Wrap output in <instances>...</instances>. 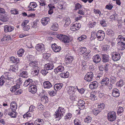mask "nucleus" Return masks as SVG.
I'll return each mask as SVG.
<instances>
[{"instance_id":"f257e3e1","label":"nucleus","mask_w":125,"mask_h":125,"mask_svg":"<svg viewBox=\"0 0 125 125\" xmlns=\"http://www.w3.org/2000/svg\"><path fill=\"white\" fill-rule=\"evenodd\" d=\"M53 64L52 63H48L44 65L43 69H42L41 73L44 75H45L49 72L50 70H51L53 69Z\"/></svg>"},{"instance_id":"f03ea898","label":"nucleus","mask_w":125,"mask_h":125,"mask_svg":"<svg viewBox=\"0 0 125 125\" xmlns=\"http://www.w3.org/2000/svg\"><path fill=\"white\" fill-rule=\"evenodd\" d=\"M65 112V111L63 108L59 107L58 110H57L55 112V118H58V120H59L62 117Z\"/></svg>"},{"instance_id":"7ed1b4c3","label":"nucleus","mask_w":125,"mask_h":125,"mask_svg":"<svg viewBox=\"0 0 125 125\" xmlns=\"http://www.w3.org/2000/svg\"><path fill=\"white\" fill-rule=\"evenodd\" d=\"M57 37L58 38L64 43H69L71 41L68 37L65 35L58 34Z\"/></svg>"},{"instance_id":"20e7f679","label":"nucleus","mask_w":125,"mask_h":125,"mask_svg":"<svg viewBox=\"0 0 125 125\" xmlns=\"http://www.w3.org/2000/svg\"><path fill=\"white\" fill-rule=\"evenodd\" d=\"M111 55L112 59L114 61H118L121 58L120 53L116 52H112Z\"/></svg>"},{"instance_id":"39448f33","label":"nucleus","mask_w":125,"mask_h":125,"mask_svg":"<svg viewBox=\"0 0 125 125\" xmlns=\"http://www.w3.org/2000/svg\"><path fill=\"white\" fill-rule=\"evenodd\" d=\"M108 120L111 122H113L116 119V113L115 112H109L107 114V117Z\"/></svg>"},{"instance_id":"423d86ee","label":"nucleus","mask_w":125,"mask_h":125,"mask_svg":"<svg viewBox=\"0 0 125 125\" xmlns=\"http://www.w3.org/2000/svg\"><path fill=\"white\" fill-rule=\"evenodd\" d=\"M93 74L92 72L87 73L84 77L85 80L88 82H90L93 79Z\"/></svg>"},{"instance_id":"0eeeda50","label":"nucleus","mask_w":125,"mask_h":125,"mask_svg":"<svg viewBox=\"0 0 125 125\" xmlns=\"http://www.w3.org/2000/svg\"><path fill=\"white\" fill-rule=\"evenodd\" d=\"M101 57L102 59V61L104 62H107L109 61V56L106 54L102 53L101 55Z\"/></svg>"},{"instance_id":"6e6552de","label":"nucleus","mask_w":125,"mask_h":125,"mask_svg":"<svg viewBox=\"0 0 125 125\" xmlns=\"http://www.w3.org/2000/svg\"><path fill=\"white\" fill-rule=\"evenodd\" d=\"M35 48L38 51L42 52L45 50L44 46L42 43L38 44L35 46Z\"/></svg>"},{"instance_id":"1a4fd4ad","label":"nucleus","mask_w":125,"mask_h":125,"mask_svg":"<svg viewBox=\"0 0 125 125\" xmlns=\"http://www.w3.org/2000/svg\"><path fill=\"white\" fill-rule=\"evenodd\" d=\"M98 83L96 81H94L90 83L89 87L91 90L96 89L98 86Z\"/></svg>"},{"instance_id":"9d476101","label":"nucleus","mask_w":125,"mask_h":125,"mask_svg":"<svg viewBox=\"0 0 125 125\" xmlns=\"http://www.w3.org/2000/svg\"><path fill=\"white\" fill-rule=\"evenodd\" d=\"M68 92L69 94H74L76 91V87L75 86H69L68 87Z\"/></svg>"},{"instance_id":"9b49d317","label":"nucleus","mask_w":125,"mask_h":125,"mask_svg":"<svg viewBox=\"0 0 125 125\" xmlns=\"http://www.w3.org/2000/svg\"><path fill=\"white\" fill-rule=\"evenodd\" d=\"M52 50L55 52H59L61 49V47L58 46L55 43L53 44H52Z\"/></svg>"},{"instance_id":"f8f14e48","label":"nucleus","mask_w":125,"mask_h":125,"mask_svg":"<svg viewBox=\"0 0 125 125\" xmlns=\"http://www.w3.org/2000/svg\"><path fill=\"white\" fill-rule=\"evenodd\" d=\"M29 91L33 94H34L37 92V86L34 84H32L29 87Z\"/></svg>"},{"instance_id":"ddd939ff","label":"nucleus","mask_w":125,"mask_h":125,"mask_svg":"<svg viewBox=\"0 0 125 125\" xmlns=\"http://www.w3.org/2000/svg\"><path fill=\"white\" fill-rule=\"evenodd\" d=\"M14 27L9 25H5L4 27V31L6 32H10L12 31L14 29Z\"/></svg>"},{"instance_id":"4468645a","label":"nucleus","mask_w":125,"mask_h":125,"mask_svg":"<svg viewBox=\"0 0 125 125\" xmlns=\"http://www.w3.org/2000/svg\"><path fill=\"white\" fill-rule=\"evenodd\" d=\"M64 70V68L62 65L59 66L54 69V72L56 74L59 72H62Z\"/></svg>"},{"instance_id":"2eb2a0df","label":"nucleus","mask_w":125,"mask_h":125,"mask_svg":"<svg viewBox=\"0 0 125 125\" xmlns=\"http://www.w3.org/2000/svg\"><path fill=\"white\" fill-rule=\"evenodd\" d=\"M43 86L45 88L49 89L52 87V85L49 81H45L43 83Z\"/></svg>"},{"instance_id":"dca6fc26","label":"nucleus","mask_w":125,"mask_h":125,"mask_svg":"<svg viewBox=\"0 0 125 125\" xmlns=\"http://www.w3.org/2000/svg\"><path fill=\"white\" fill-rule=\"evenodd\" d=\"M112 95L115 97H118L120 95L118 90L116 88L114 89L112 93Z\"/></svg>"},{"instance_id":"f3484780","label":"nucleus","mask_w":125,"mask_h":125,"mask_svg":"<svg viewBox=\"0 0 125 125\" xmlns=\"http://www.w3.org/2000/svg\"><path fill=\"white\" fill-rule=\"evenodd\" d=\"M32 80L31 79H29L25 81L23 85L25 87H27L28 85L30 86L32 84Z\"/></svg>"},{"instance_id":"a211bd4d","label":"nucleus","mask_w":125,"mask_h":125,"mask_svg":"<svg viewBox=\"0 0 125 125\" xmlns=\"http://www.w3.org/2000/svg\"><path fill=\"white\" fill-rule=\"evenodd\" d=\"M85 102L84 101L82 100H80L78 101V106L79 108L83 109L84 107Z\"/></svg>"},{"instance_id":"6ab92c4d","label":"nucleus","mask_w":125,"mask_h":125,"mask_svg":"<svg viewBox=\"0 0 125 125\" xmlns=\"http://www.w3.org/2000/svg\"><path fill=\"white\" fill-rule=\"evenodd\" d=\"M50 20L49 17H45L42 18L41 21V23L43 25H45L47 24Z\"/></svg>"},{"instance_id":"aec40b11","label":"nucleus","mask_w":125,"mask_h":125,"mask_svg":"<svg viewBox=\"0 0 125 125\" xmlns=\"http://www.w3.org/2000/svg\"><path fill=\"white\" fill-rule=\"evenodd\" d=\"M109 79L106 77H105L102 79L100 82V83L102 84H104L105 85H107L109 83Z\"/></svg>"},{"instance_id":"412c9836","label":"nucleus","mask_w":125,"mask_h":125,"mask_svg":"<svg viewBox=\"0 0 125 125\" xmlns=\"http://www.w3.org/2000/svg\"><path fill=\"white\" fill-rule=\"evenodd\" d=\"M101 58L98 55H96L94 56L93 59V61L96 63H97L100 61Z\"/></svg>"},{"instance_id":"4be33fe9","label":"nucleus","mask_w":125,"mask_h":125,"mask_svg":"<svg viewBox=\"0 0 125 125\" xmlns=\"http://www.w3.org/2000/svg\"><path fill=\"white\" fill-rule=\"evenodd\" d=\"M12 78L10 77V76L6 75L4 77L2 78V80H4V83L6 82V83H9Z\"/></svg>"},{"instance_id":"5701e85b","label":"nucleus","mask_w":125,"mask_h":125,"mask_svg":"<svg viewBox=\"0 0 125 125\" xmlns=\"http://www.w3.org/2000/svg\"><path fill=\"white\" fill-rule=\"evenodd\" d=\"M20 87V86L19 84H17L14 86H12L10 89V90L12 93L15 92L17 89Z\"/></svg>"},{"instance_id":"b1692460","label":"nucleus","mask_w":125,"mask_h":125,"mask_svg":"<svg viewBox=\"0 0 125 125\" xmlns=\"http://www.w3.org/2000/svg\"><path fill=\"white\" fill-rule=\"evenodd\" d=\"M35 125H43V120L41 119H37L35 121Z\"/></svg>"},{"instance_id":"393cba45","label":"nucleus","mask_w":125,"mask_h":125,"mask_svg":"<svg viewBox=\"0 0 125 125\" xmlns=\"http://www.w3.org/2000/svg\"><path fill=\"white\" fill-rule=\"evenodd\" d=\"M18 66L17 65H11L9 70L10 71H11L12 72H15L18 70Z\"/></svg>"},{"instance_id":"a878e982","label":"nucleus","mask_w":125,"mask_h":125,"mask_svg":"<svg viewBox=\"0 0 125 125\" xmlns=\"http://www.w3.org/2000/svg\"><path fill=\"white\" fill-rule=\"evenodd\" d=\"M38 65V62L37 61H32L29 63V66L33 68L34 67L37 66Z\"/></svg>"},{"instance_id":"bb28decb","label":"nucleus","mask_w":125,"mask_h":125,"mask_svg":"<svg viewBox=\"0 0 125 125\" xmlns=\"http://www.w3.org/2000/svg\"><path fill=\"white\" fill-rule=\"evenodd\" d=\"M73 59V57L71 56L66 57L65 59V61L67 64L71 63Z\"/></svg>"},{"instance_id":"cd10ccee","label":"nucleus","mask_w":125,"mask_h":125,"mask_svg":"<svg viewBox=\"0 0 125 125\" xmlns=\"http://www.w3.org/2000/svg\"><path fill=\"white\" fill-rule=\"evenodd\" d=\"M63 84L62 83H57L54 86V88L56 90H60L62 87Z\"/></svg>"},{"instance_id":"c85d7f7f","label":"nucleus","mask_w":125,"mask_h":125,"mask_svg":"<svg viewBox=\"0 0 125 125\" xmlns=\"http://www.w3.org/2000/svg\"><path fill=\"white\" fill-rule=\"evenodd\" d=\"M36 3L34 2H31L29 5V7L31 8L29 10H34V9H34L37 6Z\"/></svg>"},{"instance_id":"c756f323","label":"nucleus","mask_w":125,"mask_h":125,"mask_svg":"<svg viewBox=\"0 0 125 125\" xmlns=\"http://www.w3.org/2000/svg\"><path fill=\"white\" fill-rule=\"evenodd\" d=\"M58 25L56 23H53L51 27V29L54 31H56L58 30Z\"/></svg>"},{"instance_id":"7c9ffc66","label":"nucleus","mask_w":125,"mask_h":125,"mask_svg":"<svg viewBox=\"0 0 125 125\" xmlns=\"http://www.w3.org/2000/svg\"><path fill=\"white\" fill-rule=\"evenodd\" d=\"M117 44L118 46H120L119 48V49L120 50H123L125 49V48H123V46L124 44V43H123V42L121 40H120L119 42H117Z\"/></svg>"},{"instance_id":"2f4dec72","label":"nucleus","mask_w":125,"mask_h":125,"mask_svg":"<svg viewBox=\"0 0 125 125\" xmlns=\"http://www.w3.org/2000/svg\"><path fill=\"white\" fill-rule=\"evenodd\" d=\"M33 69L34 70H33L32 72L33 71L34 72V73L35 74V75H37L39 72V68L37 66H36L34 67Z\"/></svg>"},{"instance_id":"473e14b6","label":"nucleus","mask_w":125,"mask_h":125,"mask_svg":"<svg viewBox=\"0 0 125 125\" xmlns=\"http://www.w3.org/2000/svg\"><path fill=\"white\" fill-rule=\"evenodd\" d=\"M87 50V49L85 47H82L79 50V53L81 54H83Z\"/></svg>"},{"instance_id":"72a5a7b5","label":"nucleus","mask_w":125,"mask_h":125,"mask_svg":"<svg viewBox=\"0 0 125 125\" xmlns=\"http://www.w3.org/2000/svg\"><path fill=\"white\" fill-rule=\"evenodd\" d=\"M69 73L67 72H64V73H60V76L61 77L66 78L69 76Z\"/></svg>"},{"instance_id":"f704fd0d","label":"nucleus","mask_w":125,"mask_h":125,"mask_svg":"<svg viewBox=\"0 0 125 125\" xmlns=\"http://www.w3.org/2000/svg\"><path fill=\"white\" fill-rule=\"evenodd\" d=\"M8 115L11 117L15 118L16 116V112L15 111H12V112L9 113Z\"/></svg>"},{"instance_id":"c9c22d12","label":"nucleus","mask_w":125,"mask_h":125,"mask_svg":"<svg viewBox=\"0 0 125 125\" xmlns=\"http://www.w3.org/2000/svg\"><path fill=\"white\" fill-rule=\"evenodd\" d=\"M65 20V22L64 26L65 27H66L69 25L71 21L70 19L68 18H66Z\"/></svg>"},{"instance_id":"e433bc0d","label":"nucleus","mask_w":125,"mask_h":125,"mask_svg":"<svg viewBox=\"0 0 125 125\" xmlns=\"http://www.w3.org/2000/svg\"><path fill=\"white\" fill-rule=\"evenodd\" d=\"M31 114L30 113V112L29 111L25 114L23 115V117L24 118L26 117L27 118H28V117H31Z\"/></svg>"},{"instance_id":"4c0bfd02","label":"nucleus","mask_w":125,"mask_h":125,"mask_svg":"<svg viewBox=\"0 0 125 125\" xmlns=\"http://www.w3.org/2000/svg\"><path fill=\"white\" fill-rule=\"evenodd\" d=\"M90 55L89 53H86L83 55V58L85 60H88L89 59Z\"/></svg>"},{"instance_id":"58836bf2","label":"nucleus","mask_w":125,"mask_h":125,"mask_svg":"<svg viewBox=\"0 0 125 125\" xmlns=\"http://www.w3.org/2000/svg\"><path fill=\"white\" fill-rule=\"evenodd\" d=\"M10 12L12 14L17 15L19 14L18 10L15 9H12Z\"/></svg>"},{"instance_id":"ea45409f","label":"nucleus","mask_w":125,"mask_h":125,"mask_svg":"<svg viewBox=\"0 0 125 125\" xmlns=\"http://www.w3.org/2000/svg\"><path fill=\"white\" fill-rule=\"evenodd\" d=\"M124 111L123 108L122 107H119L117 111L118 115L120 116L122 115V113Z\"/></svg>"},{"instance_id":"a19ab883","label":"nucleus","mask_w":125,"mask_h":125,"mask_svg":"<svg viewBox=\"0 0 125 125\" xmlns=\"http://www.w3.org/2000/svg\"><path fill=\"white\" fill-rule=\"evenodd\" d=\"M41 100L44 103H47L48 101V98L47 96L44 95L41 98Z\"/></svg>"},{"instance_id":"79ce46f5","label":"nucleus","mask_w":125,"mask_h":125,"mask_svg":"<svg viewBox=\"0 0 125 125\" xmlns=\"http://www.w3.org/2000/svg\"><path fill=\"white\" fill-rule=\"evenodd\" d=\"M91 120V117L89 116H88L84 119V121L85 123H88L90 122Z\"/></svg>"},{"instance_id":"37998d69","label":"nucleus","mask_w":125,"mask_h":125,"mask_svg":"<svg viewBox=\"0 0 125 125\" xmlns=\"http://www.w3.org/2000/svg\"><path fill=\"white\" fill-rule=\"evenodd\" d=\"M69 95H70V99L72 101H74L77 99L76 96L74 94H71Z\"/></svg>"},{"instance_id":"c03bdc74","label":"nucleus","mask_w":125,"mask_h":125,"mask_svg":"<svg viewBox=\"0 0 125 125\" xmlns=\"http://www.w3.org/2000/svg\"><path fill=\"white\" fill-rule=\"evenodd\" d=\"M24 50L22 49H20L17 52V53L18 55L19 56H21L24 52Z\"/></svg>"},{"instance_id":"a18cd8bd","label":"nucleus","mask_w":125,"mask_h":125,"mask_svg":"<svg viewBox=\"0 0 125 125\" xmlns=\"http://www.w3.org/2000/svg\"><path fill=\"white\" fill-rule=\"evenodd\" d=\"M114 33V32L111 29H108L106 32V34L109 35H113Z\"/></svg>"},{"instance_id":"49530a36","label":"nucleus","mask_w":125,"mask_h":125,"mask_svg":"<svg viewBox=\"0 0 125 125\" xmlns=\"http://www.w3.org/2000/svg\"><path fill=\"white\" fill-rule=\"evenodd\" d=\"M101 111L97 109H94L92 111V112L94 114L96 115H97Z\"/></svg>"},{"instance_id":"de8ad7c7","label":"nucleus","mask_w":125,"mask_h":125,"mask_svg":"<svg viewBox=\"0 0 125 125\" xmlns=\"http://www.w3.org/2000/svg\"><path fill=\"white\" fill-rule=\"evenodd\" d=\"M95 95V93L92 92L90 94V97L93 99V100H94L96 99V96Z\"/></svg>"},{"instance_id":"09e8293b","label":"nucleus","mask_w":125,"mask_h":125,"mask_svg":"<svg viewBox=\"0 0 125 125\" xmlns=\"http://www.w3.org/2000/svg\"><path fill=\"white\" fill-rule=\"evenodd\" d=\"M74 125H81L80 121L78 119H75L74 121Z\"/></svg>"},{"instance_id":"8fccbe9b","label":"nucleus","mask_w":125,"mask_h":125,"mask_svg":"<svg viewBox=\"0 0 125 125\" xmlns=\"http://www.w3.org/2000/svg\"><path fill=\"white\" fill-rule=\"evenodd\" d=\"M76 30H78L81 27V25L79 23H76L73 24Z\"/></svg>"},{"instance_id":"3c124183","label":"nucleus","mask_w":125,"mask_h":125,"mask_svg":"<svg viewBox=\"0 0 125 125\" xmlns=\"http://www.w3.org/2000/svg\"><path fill=\"white\" fill-rule=\"evenodd\" d=\"M110 80L111 83L112 84L115 83L116 81V77L113 76H112L111 77Z\"/></svg>"},{"instance_id":"603ef678","label":"nucleus","mask_w":125,"mask_h":125,"mask_svg":"<svg viewBox=\"0 0 125 125\" xmlns=\"http://www.w3.org/2000/svg\"><path fill=\"white\" fill-rule=\"evenodd\" d=\"M87 37L85 35H82L80 37H79L78 38V40L79 41H82L84 39L86 38Z\"/></svg>"},{"instance_id":"864d4df0","label":"nucleus","mask_w":125,"mask_h":125,"mask_svg":"<svg viewBox=\"0 0 125 125\" xmlns=\"http://www.w3.org/2000/svg\"><path fill=\"white\" fill-rule=\"evenodd\" d=\"M123 82L122 80H120L119 82L116 83L117 85L119 87H121L123 85Z\"/></svg>"},{"instance_id":"5fc2aeb1","label":"nucleus","mask_w":125,"mask_h":125,"mask_svg":"<svg viewBox=\"0 0 125 125\" xmlns=\"http://www.w3.org/2000/svg\"><path fill=\"white\" fill-rule=\"evenodd\" d=\"M22 77L23 78H26L28 77L27 72L26 71H23L22 73Z\"/></svg>"},{"instance_id":"6e6d98bb","label":"nucleus","mask_w":125,"mask_h":125,"mask_svg":"<svg viewBox=\"0 0 125 125\" xmlns=\"http://www.w3.org/2000/svg\"><path fill=\"white\" fill-rule=\"evenodd\" d=\"M87 62L86 61H83L82 62V66L84 68V69H85V68H86V67L87 66Z\"/></svg>"},{"instance_id":"4d7b16f0","label":"nucleus","mask_w":125,"mask_h":125,"mask_svg":"<svg viewBox=\"0 0 125 125\" xmlns=\"http://www.w3.org/2000/svg\"><path fill=\"white\" fill-rule=\"evenodd\" d=\"M16 105H14L12 104L10 105V109L12 111H15L17 109V107Z\"/></svg>"},{"instance_id":"13d9d810","label":"nucleus","mask_w":125,"mask_h":125,"mask_svg":"<svg viewBox=\"0 0 125 125\" xmlns=\"http://www.w3.org/2000/svg\"><path fill=\"white\" fill-rule=\"evenodd\" d=\"M100 23L102 26L105 27L106 26V22L104 20H103L101 21L100 22Z\"/></svg>"},{"instance_id":"bf43d9fd","label":"nucleus","mask_w":125,"mask_h":125,"mask_svg":"<svg viewBox=\"0 0 125 125\" xmlns=\"http://www.w3.org/2000/svg\"><path fill=\"white\" fill-rule=\"evenodd\" d=\"M37 22L36 21H34L33 22V24L32 26V27L33 28H35L37 26Z\"/></svg>"},{"instance_id":"052dcab7","label":"nucleus","mask_w":125,"mask_h":125,"mask_svg":"<svg viewBox=\"0 0 125 125\" xmlns=\"http://www.w3.org/2000/svg\"><path fill=\"white\" fill-rule=\"evenodd\" d=\"M117 14H115L114 15H113L110 16V18L111 19L115 20L117 18Z\"/></svg>"},{"instance_id":"680f3d73","label":"nucleus","mask_w":125,"mask_h":125,"mask_svg":"<svg viewBox=\"0 0 125 125\" xmlns=\"http://www.w3.org/2000/svg\"><path fill=\"white\" fill-rule=\"evenodd\" d=\"M91 34V37L93 38L92 39H94L96 37V34L95 32L92 31Z\"/></svg>"},{"instance_id":"e2e57ef3","label":"nucleus","mask_w":125,"mask_h":125,"mask_svg":"<svg viewBox=\"0 0 125 125\" xmlns=\"http://www.w3.org/2000/svg\"><path fill=\"white\" fill-rule=\"evenodd\" d=\"M48 93L51 96H53L55 95V92L53 90L49 91L48 92Z\"/></svg>"},{"instance_id":"0e129e2a","label":"nucleus","mask_w":125,"mask_h":125,"mask_svg":"<svg viewBox=\"0 0 125 125\" xmlns=\"http://www.w3.org/2000/svg\"><path fill=\"white\" fill-rule=\"evenodd\" d=\"M30 28V26L29 25H27L26 26H24L23 28V30L24 31H28V30Z\"/></svg>"},{"instance_id":"69168bd1","label":"nucleus","mask_w":125,"mask_h":125,"mask_svg":"<svg viewBox=\"0 0 125 125\" xmlns=\"http://www.w3.org/2000/svg\"><path fill=\"white\" fill-rule=\"evenodd\" d=\"M98 35H99L97 34L96 33V37L98 39V40L100 41H103L104 39H102L101 36Z\"/></svg>"},{"instance_id":"338daca9","label":"nucleus","mask_w":125,"mask_h":125,"mask_svg":"<svg viewBox=\"0 0 125 125\" xmlns=\"http://www.w3.org/2000/svg\"><path fill=\"white\" fill-rule=\"evenodd\" d=\"M104 104L103 103L101 104L100 105H98V108L103 109L104 108Z\"/></svg>"},{"instance_id":"774afa93","label":"nucleus","mask_w":125,"mask_h":125,"mask_svg":"<svg viewBox=\"0 0 125 125\" xmlns=\"http://www.w3.org/2000/svg\"><path fill=\"white\" fill-rule=\"evenodd\" d=\"M81 7V5L79 3H77L75 5V8L76 9H79Z\"/></svg>"}]
</instances>
